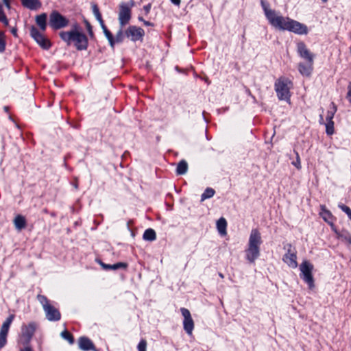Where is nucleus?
Returning a JSON list of instances; mask_svg holds the SVG:
<instances>
[{
  "label": "nucleus",
  "instance_id": "f257e3e1",
  "mask_svg": "<svg viewBox=\"0 0 351 351\" xmlns=\"http://www.w3.org/2000/svg\"><path fill=\"white\" fill-rule=\"evenodd\" d=\"M261 5L267 19L274 28L282 31H289L299 35L308 34V30L306 25L280 15L274 10L271 9L269 5L263 1H261Z\"/></svg>",
  "mask_w": 351,
  "mask_h": 351
},
{
  "label": "nucleus",
  "instance_id": "f03ea898",
  "mask_svg": "<svg viewBox=\"0 0 351 351\" xmlns=\"http://www.w3.org/2000/svg\"><path fill=\"white\" fill-rule=\"evenodd\" d=\"M263 243L261 234L256 228L250 232L247 247L245 250L246 261L254 264L261 255V245Z\"/></svg>",
  "mask_w": 351,
  "mask_h": 351
},
{
  "label": "nucleus",
  "instance_id": "7ed1b4c3",
  "mask_svg": "<svg viewBox=\"0 0 351 351\" xmlns=\"http://www.w3.org/2000/svg\"><path fill=\"white\" fill-rule=\"evenodd\" d=\"M60 36L67 45H70L73 42L78 50H84L87 48L88 39L77 24L70 31L60 32Z\"/></svg>",
  "mask_w": 351,
  "mask_h": 351
},
{
  "label": "nucleus",
  "instance_id": "20e7f679",
  "mask_svg": "<svg viewBox=\"0 0 351 351\" xmlns=\"http://www.w3.org/2000/svg\"><path fill=\"white\" fill-rule=\"evenodd\" d=\"M293 86L292 82L285 77L278 78L275 82V90L279 99L289 102L290 90Z\"/></svg>",
  "mask_w": 351,
  "mask_h": 351
},
{
  "label": "nucleus",
  "instance_id": "39448f33",
  "mask_svg": "<svg viewBox=\"0 0 351 351\" xmlns=\"http://www.w3.org/2000/svg\"><path fill=\"white\" fill-rule=\"evenodd\" d=\"M37 298L38 300L43 306L47 319L48 320L58 321L60 319V312L50 303V302L45 296L39 295Z\"/></svg>",
  "mask_w": 351,
  "mask_h": 351
},
{
  "label": "nucleus",
  "instance_id": "423d86ee",
  "mask_svg": "<svg viewBox=\"0 0 351 351\" xmlns=\"http://www.w3.org/2000/svg\"><path fill=\"white\" fill-rule=\"evenodd\" d=\"M313 265L307 261H304L300 265V277L308 284L310 289L314 287V280L312 275Z\"/></svg>",
  "mask_w": 351,
  "mask_h": 351
},
{
  "label": "nucleus",
  "instance_id": "0eeeda50",
  "mask_svg": "<svg viewBox=\"0 0 351 351\" xmlns=\"http://www.w3.org/2000/svg\"><path fill=\"white\" fill-rule=\"evenodd\" d=\"M69 24V21L58 12H53L49 16V25L56 29L65 27Z\"/></svg>",
  "mask_w": 351,
  "mask_h": 351
},
{
  "label": "nucleus",
  "instance_id": "6e6552de",
  "mask_svg": "<svg viewBox=\"0 0 351 351\" xmlns=\"http://www.w3.org/2000/svg\"><path fill=\"white\" fill-rule=\"evenodd\" d=\"M14 315H10L1 325L0 329V349L5 346L7 343V336L10 326L14 319Z\"/></svg>",
  "mask_w": 351,
  "mask_h": 351
},
{
  "label": "nucleus",
  "instance_id": "1a4fd4ad",
  "mask_svg": "<svg viewBox=\"0 0 351 351\" xmlns=\"http://www.w3.org/2000/svg\"><path fill=\"white\" fill-rule=\"evenodd\" d=\"M134 5V3H131V5H128L124 3L119 5V21L121 27L126 25L131 18V8Z\"/></svg>",
  "mask_w": 351,
  "mask_h": 351
},
{
  "label": "nucleus",
  "instance_id": "9d476101",
  "mask_svg": "<svg viewBox=\"0 0 351 351\" xmlns=\"http://www.w3.org/2000/svg\"><path fill=\"white\" fill-rule=\"evenodd\" d=\"M181 313L184 317L183 328L189 335H191L194 329V321L191 317L190 311L185 308H180Z\"/></svg>",
  "mask_w": 351,
  "mask_h": 351
},
{
  "label": "nucleus",
  "instance_id": "9b49d317",
  "mask_svg": "<svg viewBox=\"0 0 351 351\" xmlns=\"http://www.w3.org/2000/svg\"><path fill=\"white\" fill-rule=\"evenodd\" d=\"M37 328L35 322H29L27 324H23L21 327V338L25 343L30 341Z\"/></svg>",
  "mask_w": 351,
  "mask_h": 351
},
{
  "label": "nucleus",
  "instance_id": "f8f14e48",
  "mask_svg": "<svg viewBox=\"0 0 351 351\" xmlns=\"http://www.w3.org/2000/svg\"><path fill=\"white\" fill-rule=\"evenodd\" d=\"M282 260L291 268L295 269L298 267L296 251L291 245H287V252Z\"/></svg>",
  "mask_w": 351,
  "mask_h": 351
},
{
  "label": "nucleus",
  "instance_id": "ddd939ff",
  "mask_svg": "<svg viewBox=\"0 0 351 351\" xmlns=\"http://www.w3.org/2000/svg\"><path fill=\"white\" fill-rule=\"evenodd\" d=\"M31 36L34 40L44 49H48L50 46V42L43 34L38 32L36 27H32L30 31Z\"/></svg>",
  "mask_w": 351,
  "mask_h": 351
},
{
  "label": "nucleus",
  "instance_id": "4468645a",
  "mask_svg": "<svg viewBox=\"0 0 351 351\" xmlns=\"http://www.w3.org/2000/svg\"><path fill=\"white\" fill-rule=\"evenodd\" d=\"M126 36L132 41L141 40L145 34L144 30L136 26H130L125 32Z\"/></svg>",
  "mask_w": 351,
  "mask_h": 351
},
{
  "label": "nucleus",
  "instance_id": "2eb2a0df",
  "mask_svg": "<svg viewBox=\"0 0 351 351\" xmlns=\"http://www.w3.org/2000/svg\"><path fill=\"white\" fill-rule=\"evenodd\" d=\"M297 51L302 58L306 60L308 62H313L314 55L311 53L304 43L300 42L298 43Z\"/></svg>",
  "mask_w": 351,
  "mask_h": 351
},
{
  "label": "nucleus",
  "instance_id": "dca6fc26",
  "mask_svg": "<svg viewBox=\"0 0 351 351\" xmlns=\"http://www.w3.org/2000/svg\"><path fill=\"white\" fill-rule=\"evenodd\" d=\"M320 215L326 222L330 225L332 230L335 228L333 223L334 217L332 213L327 210L324 206H321Z\"/></svg>",
  "mask_w": 351,
  "mask_h": 351
},
{
  "label": "nucleus",
  "instance_id": "f3484780",
  "mask_svg": "<svg viewBox=\"0 0 351 351\" xmlns=\"http://www.w3.org/2000/svg\"><path fill=\"white\" fill-rule=\"evenodd\" d=\"M313 62H307L306 64L300 63L298 65V70L300 73L304 76L309 77L311 75L313 69Z\"/></svg>",
  "mask_w": 351,
  "mask_h": 351
},
{
  "label": "nucleus",
  "instance_id": "a211bd4d",
  "mask_svg": "<svg viewBox=\"0 0 351 351\" xmlns=\"http://www.w3.org/2000/svg\"><path fill=\"white\" fill-rule=\"evenodd\" d=\"M79 347L84 351H88L90 350H95V346L92 341L84 337H80L78 341Z\"/></svg>",
  "mask_w": 351,
  "mask_h": 351
},
{
  "label": "nucleus",
  "instance_id": "6ab92c4d",
  "mask_svg": "<svg viewBox=\"0 0 351 351\" xmlns=\"http://www.w3.org/2000/svg\"><path fill=\"white\" fill-rule=\"evenodd\" d=\"M23 5L30 10H37L41 6L39 0H21Z\"/></svg>",
  "mask_w": 351,
  "mask_h": 351
},
{
  "label": "nucleus",
  "instance_id": "aec40b11",
  "mask_svg": "<svg viewBox=\"0 0 351 351\" xmlns=\"http://www.w3.org/2000/svg\"><path fill=\"white\" fill-rule=\"evenodd\" d=\"M217 229L219 233L225 236L227 234L226 228H227V221L225 218L221 217L217 221Z\"/></svg>",
  "mask_w": 351,
  "mask_h": 351
},
{
  "label": "nucleus",
  "instance_id": "412c9836",
  "mask_svg": "<svg viewBox=\"0 0 351 351\" xmlns=\"http://www.w3.org/2000/svg\"><path fill=\"white\" fill-rule=\"evenodd\" d=\"M336 233L337 237L341 239L343 242L351 244V234L347 231L338 232L336 228L333 230Z\"/></svg>",
  "mask_w": 351,
  "mask_h": 351
},
{
  "label": "nucleus",
  "instance_id": "4be33fe9",
  "mask_svg": "<svg viewBox=\"0 0 351 351\" xmlns=\"http://www.w3.org/2000/svg\"><path fill=\"white\" fill-rule=\"evenodd\" d=\"M14 223L18 230H21L26 226V220L24 217L18 215L15 217Z\"/></svg>",
  "mask_w": 351,
  "mask_h": 351
},
{
  "label": "nucleus",
  "instance_id": "5701e85b",
  "mask_svg": "<svg viewBox=\"0 0 351 351\" xmlns=\"http://www.w3.org/2000/svg\"><path fill=\"white\" fill-rule=\"evenodd\" d=\"M46 20H47V14H42L36 16V21L37 25L40 27V28L45 31L46 29Z\"/></svg>",
  "mask_w": 351,
  "mask_h": 351
},
{
  "label": "nucleus",
  "instance_id": "b1692460",
  "mask_svg": "<svg viewBox=\"0 0 351 351\" xmlns=\"http://www.w3.org/2000/svg\"><path fill=\"white\" fill-rule=\"evenodd\" d=\"M102 29H103V32L106 37V38L108 39L111 47H114V38L112 35V34L110 33V32L107 29V27H106V25H104V23H102V24H100Z\"/></svg>",
  "mask_w": 351,
  "mask_h": 351
},
{
  "label": "nucleus",
  "instance_id": "393cba45",
  "mask_svg": "<svg viewBox=\"0 0 351 351\" xmlns=\"http://www.w3.org/2000/svg\"><path fill=\"white\" fill-rule=\"evenodd\" d=\"M101 265L105 269H113V270H116V269H118L120 268L125 269L127 267V264H125L124 263H117L113 264V265H108V264H105V263H101Z\"/></svg>",
  "mask_w": 351,
  "mask_h": 351
},
{
  "label": "nucleus",
  "instance_id": "a878e982",
  "mask_svg": "<svg viewBox=\"0 0 351 351\" xmlns=\"http://www.w3.org/2000/svg\"><path fill=\"white\" fill-rule=\"evenodd\" d=\"M143 237L145 241H153L156 239V232L151 228L147 229L144 232Z\"/></svg>",
  "mask_w": 351,
  "mask_h": 351
},
{
  "label": "nucleus",
  "instance_id": "bb28decb",
  "mask_svg": "<svg viewBox=\"0 0 351 351\" xmlns=\"http://www.w3.org/2000/svg\"><path fill=\"white\" fill-rule=\"evenodd\" d=\"M337 111V107L334 103H331L329 110L327 111L326 121H333L332 119L334 115Z\"/></svg>",
  "mask_w": 351,
  "mask_h": 351
},
{
  "label": "nucleus",
  "instance_id": "cd10ccee",
  "mask_svg": "<svg viewBox=\"0 0 351 351\" xmlns=\"http://www.w3.org/2000/svg\"><path fill=\"white\" fill-rule=\"evenodd\" d=\"M188 169V165L185 160L180 161L176 169V172L179 175H183L186 173Z\"/></svg>",
  "mask_w": 351,
  "mask_h": 351
},
{
  "label": "nucleus",
  "instance_id": "c85d7f7f",
  "mask_svg": "<svg viewBox=\"0 0 351 351\" xmlns=\"http://www.w3.org/2000/svg\"><path fill=\"white\" fill-rule=\"evenodd\" d=\"M215 191L212 188H207L204 192L202 194L201 201L204 202L205 199L211 198L214 196Z\"/></svg>",
  "mask_w": 351,
  "mask_h": 351
},
{
  "label": "nucleus",
  "instance_id": "c756f323",
  "mask_svg": "<svg viewBox=\"0 0 351 351\" xmlns=\"http://www.w3.org/2000/svg\"><path fill=\"white\" fill-rule=\"evenodd\" d=\"M92 8H93V12L96 19L99 21V24L104 23V21L102 19L101 15L99 12V8L97 6V5L93 4L92 5Z\"/></svg>",
  "mask_w": 351,
  "mask_h": 351
},
{
  "label": "nucleus",
  "instance_id": "7c9ffc66",
  "mask_svg": "<svg viewBox=\"0 0 351 351\" xmlns=\"http://www.w3.org/2000/svg\"><path fill=\"white\" fill-rule=\"evenodd\" d=\"M326 125V132L328 135H332L335 132L334 129V121H326L325 123Z\"/></svg>",
  "mask_w": 351,
  "mask_h": 351
},
{
  "label": "nucleus",
  "instance_id": "2f4dec72",
  "mask_svg": "<svg viewBox=\"0 0 351 351\" xmlns=\"http://www.w3.org/2000/svg\"><path fill=\"white\" fill-rule=\"evenodd\" d=\"M0 21L2 22L5 26L8 25V20L6 18L1 3H0Z\"/></svg>",
  "mask_w": 351,
  "mask_h": 351
},
{
  "label": "nucleus",
  "instance_id": "473e14b6",
  "mask_svg": "<svg viewBox=\"0 0 351 351\" xmlns=\"http://www.w3.org/2000/svg\"><path fill=\"white\" fill-rule=\"evenodd\" d=\"M61 336L62 338L67 340L70 343H73V338L72 335L68 331H66V330L63 331L61 333Z\"/></svg>",
  "mask_w": 351,
  "mask_h": 351
},
{
  "label": "nucleus",
  "instance_id": "72a5a7b5",
  "mask_svg": "<svg viewBox=\"0 0 351 351\" xmlns=\"http://www.w3.org/2000/svg\"><path fill=\"white\" fill-rule=\"evenodd\" d=\"M339 208H340L344 213H346V215H348V218L351 220V209L344 205V204H339Z\"/></svg>",
  "mask_w": 351,
  "mask_h": 351
},
{
  "label": "nucleus",
  "instance_id": "f704fd0d",
  "mask_svg": "<svg viewBox=\"0 0 351 351\" xmlns=\"http://www.w3.org/2000/svg\"><path fill=\"white\" fill-rule=\"evenodd\" d=\"M5 34L3 32H0V52H2L5 49Z\"/></svg>",
  "mask_w": 351,
  "mask_h": 351
},
{
  "label": "nucleus",
  "instance_id": "c9c22d12",
  "mask_svg": "<svg viewBox=\"0 0 351 351\" xmlns=\"http://www.w3.org/2000/svg\"><path fill=\"white\" fill-rule=\"evenodd\" d=\"M123 38H124L123 32L122 29H120L117 32V34H116L115 38H114V44L116 43H121V42H122L123 40Z\"/></svg>",
  "mask_w": 351,
  "mask_h": 351
},
{
  "label": "nucleus",
  "instance_id": "e433bc0d",
  "mask_svg": "<svg viewBox=\"0 0 351 351\" xmlns=\"http://www.w3.org/2000/svg\"><path fill=\"white\" fill-rule=\"evenodd\" d=\"M138 351H147V341L145 339L141 340L138 345Z\"/></svg>",
  "mask_w": 351,
  "mask_h": 351
},
{
  "label": "nucleus",
  "instance_id": "4c0bfd02",
  "mask_svg": "<svg viewBox=\"0 0 351 351\" xmlns=\"http://www.w3.org/2000/svg\"><path fill=\"white\" fill-rule=\"evenodd\" d=\"M295 154H296V160H295V161H293L292 162V165L293 166H295L298 169H301L300 158L299 154L297 152H295Z\"/></svg>",
  "mask_w": 351,
  "mask_h": 351
},
{
  "label": "nucleus",
  "instance_id": "58836bf2",
  "mask_svg": "<svg viewBox=\"0 0 351 351\" xmlns=\"http://www.w3.org/2000/svg\"><path fill=\"white\" fill-rule=\"evenodd\" d=\"M346 98L351 103V82H349L348 86V93L346 95Z\"/></svg>",
  "mask_w": 351,
  "mask_h": 351
},
{
  "label": "nucleus",
  "instance_id": "ea45409f",
  "mask_svg": "<svg viewBox=\"0 0 351 351\" xmlns=\"http://www.w3.org/2000/svg\"><path fill=\"white\" fill-rule=\"evenodd\" d=\"M84 23L86 25V29L90 36H93V31H92V27L90 24L86 21L84 20Z\"/></svg>",
  "mask_w": 351,
  "mask_h": 351
},
{
  "label": "nucleus",
  "instance_id": "a19ab883",
  "mask_svg": "<svg viewBox=\"0 0 351 351\" xmlns=\"http://www.w3.org/2000/svg\"><path fill=\"white\" fill-rule=\"evenodd\" d=\"M150 9H151V5L150 4H148V5H146L143 7V10L145 12L146 14H147L149 11H150Z\"/></svg>",
  "mask_w": 351,
  "mask_h": 351
},
{
  "label": "nucleus",
  "instance_id": "79ce46f5",
  "mask_svg": "<svg viewBox=\"0 0 351 351\" xmlns=\"http://www.w3.org/2000/svg\"><path fill=\"white\" fill-rule=\"evenodd\" d=\"M3 2L5 5V6L8 9L10 10V0H3Z\"/></svg>",
  "mask_w": 351,
  "mask_h": 351
},
{
  "label": "nucleus",
  "instance_id": "37998d69",
  "mask_svg": "<svg viewBox=\"0 0 351 351\" xmlns=\"http://www.w3.org/2000/svg\"><path fill=\"white\" fill-rule=\"evenodd\" d=\"M171 3L177 6H180V0H171Z\"/></svg>",
  "mask_w": 351,
  "mask_h": 351
},
{
  "label": "nucleus",
  "instance_id": "c03bdc74",
  "mask_svg": "<svg viewBox=\"0 0 351 351\" xmlns=\"http://www.w3.org/2000/svg\"><path fill=\"white\" fill-rule=\"evenodd\" d=\"M143 23L147 26H153V24L149 21H143Z\"/></svg>",
  "mask_w": 351,
  "mask_h": 351
},
{
  "label": "nucleus",
  "instance_id": "a18cd8bd",
  "mask_svg": "<svg viewBox=\"0 0 351 351\" xmlns=\"http://www.w3.org/2000/svg\"><path fill=\"white\" fill-rule=\"evenodd\" d=\"M21 351H33L29 347H25L21 350Z\"/></svg>",
  "mask_w": 351,
  "mask_h": 351
},
{
  "label": "nucleus",
  "instance_id": "49530a36",
  "mask_svg": "<svg viewBox=\"0 0 351 351\" xmlns=\"http://www.w3.org/2000/svg\"><path fill=\"white\" fill-rule=\"evenodd\" d=\"M11 32L14 36H16V29L15 28H13Z\"/></svg>",
  "mask_w": 351,
  "mask_h": 351
},
{
  "label": "nucleus",
  "instance_id": "de8ad7c7",
  "mask_svg": "<svg viewBox=\"0 0 351 351\" xmlns=\"http://www.w3.org/2000/svg\"><path fill=\"white\" fill-rule=\"evenodd\" d=\"M138 20H139L140 21H142V22H143V21H145V20L143 19V17H141V16H138Z\"/></svg>",
  "mask_w": 351,
  "mask_h": 351
},
{
  "label": "nucleus",
  "instance_id": "09e8293b",
  "mask_svg": "<svg viewBox=\"0 0 351 351\" xmlns=\"http://www.w3.org/2000/svg\"><path fill=\"white\" fill-rule=\"evenodd\" d=\"M320 119H321V120H320V123H322V121H323V117H322V115L320 116Z\"/></svg>",
  "mask_w": 351,
  "mask_h": 351
},
{
  "label": "nucleus",
  "instance_id": "8fccbe9b",
  "mask_svg": "<svg viewBox=\"0 0 351 351\" xmlns=\"http://www.w3.org/2000/svg\"><path fill=\"white\" fill-rule=\"evenodd\" d=\"M323 2H326L328 0H322Z\"/></svg>",
  "mask_w": 351,
  "mask_h": 351
}]
</instances>
